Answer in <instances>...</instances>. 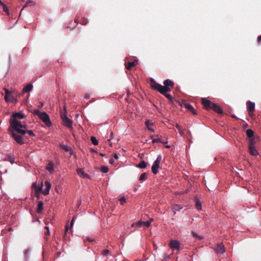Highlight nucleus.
Here are the masks:
<instances>
[{"instance_id": "obj_1", "label": "nucleus", "mask_w": 261, "mask_h": 261, "mask_svg": "<svg viewBox=\"0 0 261 261\" xmlns=\"http://www.w3.org/2000/svg\"><path fill=\"white\" fill-rule=\"evenodd\" d=\"M24 118V115L23 113L20 112L15 113L12 115L9 121L11 128L21 135H24L26 133V131L22 128H26L27 125L22 124L18 119H22Z\"/></svg>"}, {"instance_id": "obj_2", "label": "nucleus", "mask_w": 261, "mask_h": 261, "mask_svg": "<svg viewBox=\"0 0 261 261\" xmlns=\"http://www.w3.org/2000/svg\"><path fill=\"white\" fill-rule=\"evenodd\" d=\"M163 84L164 86L157 83L153 79H151L150 80V85L151 88L161 93H164L170 91L174 86V83L169 79L166 80Z\"/></svg>"}, {"instance_id": "obj_3", "label": "nucleus", "mask_w": 261, "mask_h": 261, "mask_svg": "<svg viewBox=\"0 0 261 261\" xmlns=\"http://www.w3.org/2000/svg\"><path fill=\"white\" fill-rule=\"evenodd\" d=\"M34 114L37 115L47 126L49 127L51 125L49 115L46 112H41L39 110H35Z\"/></svg>"}, {"instance_id": "obj_4", "label": "nucleus", "mask_w": 261, "mask_h": 261, "mask_svg": "<svg viewBox=\"0 0 261 261\" xmlns=\"http://www.w3.org/2000/svg\"><path fill=\"white\" fill-rule=\"evenodd\" d=\"M61 117L62 118L63 124L68 128H72L73 121L69 119L66 115V111L64 107V112H61Z\"/></svg>"}, {"instance_id": "obj_5", "label": "nucleus", "mask_w": 261, "mask_h": 261, "mask_svg": "<svg viewBox=\"0 0 261 261\" xmlns=\"http://www.w3.org/2000/svg\"><path fill=\"white\" fill-rule=\"evenodd\" d=\"M255 141L254 139H249L248 145V151L251 155H257L258 154L255 147Z\"/></svg>"}, {"instance_id": "obj_6", "label": "nucleus", "mask_w": 261, "mask_h": 261, "mask_svg": "<svg viewBox=\"0 0 261 261\" xmlns=\"http://www.w3.org/2000/svg\"><path fill=\"white\" fill-rule=\"evenodd\" d=\"M9 132H11V135L12 137L14 139V140L18 144L21 145L24 143V141L23 138L21 136L18 135L15 133L16 131L14 130L13 129L10 128H9Z\"/></svg>"}, {"instance_id": "obj_7", "label": "nucleus", "mask_w": 261, "mask_h": 261, "mask_svg": "<svg viewBox=\"0 0 261 261\" xmlns=\"http://www.w3.org/2000/svg\"><path fill=\"white\" fill-rule=\"evenodd\" d=\"M162 160L161 155L158 156L154 162L152 166L151 167V170L154 174H156L158 173V169L159 168L160 164Z\"/></svg>"}, {"instance_id": "obj_8", "label": "nucleus", "mask_w": 261, "mask_h": 261, "mask_svg": "<svg viewBox=\"0 0 261 261\" xmlns=\"http://www.w3.org/2000/svg\"><path fill=\"white\" fill-rule=\"evenodd\" d=\"M247 111L249 115L253 117L254 116L253 112L255 110V103L251 101H248L246 103Z\"/></svg>"}, {"instance_id": "obj_9", "label": "nucleus", "mask_w": 261, "mask_h": 261, "mask_svg": "<svg viewBox=\"0 0 261 261\" xmlns=\"http://www.w3.org/2000/svg\"><path fill=\"white\" fill-rule=\"evenodd\" d=\"M201 102L203 107L206 110L211 109L214 104V103L212 102L210 100L207 99L206 98H202Z\"/></svg>"}, {"instance_id": "obj_10", "label": "nucleus", "mask_w": 261, "mask_h": 261, "mask_svg": "<svg viewBox=\"0 0 261 261\" xmlns=\"http://www.w3.org/2000/svg\"><path fill=\"white\" fill-rule=\"evenodd\" d=\"M169 246L171 249L173 250H178L179 249V243L176 240H171L170 242Z\"/></svg>"}, {"instance_id": "obj_11", "label": "nucleus", "mask_w": 261, "mask_h": 261, "mask_svg": "<svg viewBox=\"0 0 261 261\" xmlns=\"http://www.w3.org/2000/svg\"><path fill=\"white\" fill-rule=\"evenodd\" d=\"M145 124L147 129L151 132H154V124L151 122L149 120H146Z\"/></svg>"}, {"instance_id": "obj_12", "label": "nucleus", "mask_w": 261, "mask_h": 261, "mask_svg": "<svg viewBox=\"0 0 261 261\" xmlns=\"http://www.w3.org/2000/svg\"><path fill=\"white\" fill-rule=\"evenodd\" d=\"M182 105L184 107H185L186 108L188 109L190 112H191L193 114L196 115V112L194 108L192 106H191L190 103H187L186 102H184L182 103Z\"/></svg>"}, {"instance_id": "obj_13", "label": "nucleus", "mask_w": 261, "mask_h": 261, "mask_svg": "<svg viewBox=\"0 0 261 261\" xmlns=\"http://www.w3.org/2000/svg\"><path fill=\"white\" fill-rule=\"evenodd\" d=\"M45 189L42 191V193L44 195H47L49 194V190L51 188V185L50 182L48 181H45Z\"/></svg>"}, {"instance_id": "obj_14", "label": "nucleus", "mask_w": 261, "mask_h": 261, "mask_svg": "<svg viewBox=\"0 0 261 261\" xmlns=\"http://www.w3.org/2000/svg\"><path fill=\"white\" fill-rule=\"evenodd\" d=\"M77 174L83 178H89L90 176L88 174L86 173L82 169H78L77 170Z\"/></svg>"}, {"instance_id": "obj_15", "label": "nucleus", "mask_w": 261, "mask_h": 261, "mask_svg": "<svg viewBox=\"0 0 261 261\" xmlns=\"http://www.w3.org/2000/svg\"><path fill=\"white\" fill-rule=\"evenodd\" d=\"M137 64V61L135 60L133 62H128L127 63H125V67L128 70H130L133 67L136 66Z\"/></svg>"}, {"instance_id": "obj_16", "label": "nucleus", "mask_w": 261, "mask_h": 261, "mask_svg": "<svg viewBox=\"0 0 261 261\" xmlns=\"http://www.w3.org/2000/svg\"><path fill=\"white\" fill-rule=\"evenodd\" d=\"M216 251L217 253H219L220 254L223 253L225 252L224 246L222 244H218L216 248Z\"/></svg>"}, {"instance_id": "obj_17", "label": "nucleus", "mask_w": 261, "mask_h": 261, "mask_svg": "<svg viewBox=\"0 0 261 261\" xmlns=\"http://www.w3.org/2000/svg\"><path fill=\"white\" fill-rule=\"evenodd\" d=\"M211 109H213L215 112L218 114H222V111L220 106H218L216 103H214Z\"/></svg>"}, {"instance_id": "obj_18", "label": "nucleus", "mask_w": 261, "mask_h": 261, "mask_svg": "<svg viewBox=\"0 0 261 261\" xmlns=\"http://www.w3.org/2000/svg\"><path fill=\"white\" fill-rule=\"evenodd\" d=\"M43 203L42 201H39L38 203V207L36 210L37 213L40 214L42 212L43 210Z\"/></svg>"}, {"instance_id": "obj_19", "label": "nucleus", "mask_w": 261, "mask_h": 261, "mask_svg": "<svg viewBox=\"0 0 261 261\" xmlns=\"http://www.w3.org/2000/svg\"><path fill=\"white\" fill-rule=\"evenodd\" d=\"M33 89V85L31 84H28L22 89L23 92H29Z\"/></svg>"}, {"instance_id": "obj_20", "label": "nucleus", "mask_w": 261, "mask_h": 261, "mask_svg": "<svg viewBox=\"0 0 261 261\" xmlns=\"http://www.w3.org/2000/svg\"><path fill=\"white\" fill-rule=\"evenodd\" d=\"M254 134V132L251 129H248L246 130V135L250 138V139H254L253 138Z\"/></svg>"}, {"instance_id": "obj_21", "label": "nucleus", "mask_w": 261, "mask_h": 261, "mask_svg": "<svg viewBox=\"0 0 261 261\" xmlns=\"http://www.w3.org/2000/svg\"><path fill=\"white\" fill-rule=\"evenodd\" d=\"M144 221L141 220L138 221L136 223H134L132 224V227H140L143 226Z\"/></svg>"}, {"instance_id": "obj_22", "label": "nucleus", "mask_w": 261, "mask_h": 261, "mask_svg": "<svg viewBox=\"0 0 261 261\" xmlns=\"http://www.w3.org/2000/svg\"><path fill=\"white\" fill-rule=\"evenodd\" d=\"M35 3L33 1H29L28 2H26L25 5L23 6V8L21 9V11H20V14H21L22 10L27 7H28V6H33V5H35Z\"/></svg>"}, {"instance_id": "obj_23", "label": "nucleus", "mask_w": 261, "mask_h": 261, "mask_svg": "<svg viewBox=\"0 0 261 261\" xmlns=\"http://www.w3.org/2000/svg\"><path fill=\"white\" fill-rule=\"evenodd\" d=\"M60 146L61 148L64 150L65 151H70V154H72L71 148L70 147L64 144H61Z\"/></svg>"}, {"instance_id": "obj_24", "label": "nucleus", "mask_w": 261, "mask_h": 261, "mask_svg": "<svg viewBox=\"0 0 261 261\" xmlns=\"http://www.w3.org/2000/svg\"><path fill=\"white\" fill-rule=\"evenodd\" d=\"M146 163L145 161H142L137 165V167L141 169H144L146 167Z\"/></svg>"}, {"instance_id": "obj_25", "label": "nucleus", "mask_w": 261, "mask_h": 261, "mask_svg": "<svg viewBox=\"0 0 261 261\" xmlns=\"http://www.w3.org/2000/svg\"><path fill=\"white\" fill-rule=\"evenodd\" d=\"M4 91L5 92V101L8 100V96L10 95H11L12 91H9V90L7 89H4Z\"/></svg>"}, {"instance_id": "obj_26", "label": "nucleus", "mask_w": 261, "mask_h": 261, "mask_svg": "<svg viewBox=\"0 0 261 261\" xmlns=\"http://www.w3.org/2000/svg\"><path fill=\"white\" fill-rule=\"evenodd\" d=\"M5 160L10 162L12 164H13L15 162L14 156L11 155H8L6 158Z\"/></svg>"}, {"instance_id": "obj_27", "label": "nucleus", "mask_w": 261, "mask_h": 261, "mask_svg": "<svg viewBox=\"0 0 261 261\" xmlns=\"http://www.w3.org/2000/svg\"><path fill=\"white\" fill-rule=\"evenodd\" d=\"M175 127L178 129L180 135L181 136H184V130L181 128V126L179 124H176Z\"/></svg>"}, {"instance_id": "obj_28", "label": "nucleus", "mask_w": 261, "mask_h": 261, "mask_svg": "<svg viewBox=\"0 0 261 261\" xmlns=\"http://www.w3.org/2000/svg\"><path fill=\"white\" fill-rule=\"evenodd\" d=\"M111 254V251L109 249H105L101 251V254L104 256H107Z\"/></svg>"}, {"instance_id": "obj_29", "label": "nucleus", "mask_w": 261, "mask_h": 261, "mask_svg": "<svg viewBox=\"0 0 261 261\" xmlns=\"http://www.w3.org/2000/svg\"><path fill=\"white\" fill-rule=\"evenodd\" d=\"M147 179V174L146 173H142L139 177L140 181H144Z\"/></svg>"}, {"instance_id": "obj_30", "label": "nucleus", "mask_w": 261, "mask_h": 261, "mask_svg": "<svg viewBox=\"0 0 261 261\" xmlns=\"http://www.w3.org/2000/svg\"><path fill=\"white\" fill-rule=\"evenodd\" d=\"M181 208V207L179 205L175 204L172 207V209L174 211V213L175 214L176 211H179Z\"/></svg>"}, {"instance_id": "obj_31", "label": "nucleus", "mask_w": 261, "mask_h": 261, "mask_svg": "<svg viewBox=\"0 0 261 261\" xmlns=\"http://www.w3.org/2000/svg\"><path fill=\"white\" fill-rule=\"evenodd\" d=\"M91 141L92 144L94 145H97L98 144V141L95 137H91Z\"/></svg>"}, {"instance_id": "obj_32", "label": "nucleus", "mask_w": 261, "mask_h": 261, "mask_svg": "<svg viewBox=\"0 0 261 261\" xmlns=\"http://www.w3.org/2000/svg\"><path fill=\"white\" fill-rule=\"evenodd\" d=\"M196 205H195L196 207L198 210H201L202 205H201V203L198 200H197V199H196Z\"/></svg>"}, {"instance_id": "obj_33", "label": "nucleus", "mask_w": 261, "mask_h": 261, "mask_svg": "<svg viewBox=\"0 0 261 261\" xmlns=\"http://www.w3.org/2000/svg\"><path fill=\"white\" fill-rule=\"evenodd\" d=\"M33 186H34V187L35 186V187H36L35 188H36V190L37 192H40L41 191L42 187V184H41V186L37 187L36 184L35 183H33Z\"/></svg>"}, {"instance_id": "obj_34", "label": "nucleus", "mask_w": 261, "mask_h": 261, "mask_svg": "<svg viewBox=\"0 0 261 261\" xmlns=\"http://www.w3.org/2000/svg\"><path fill=\"white\" fill-rule=\"evenodd\" d=\"M88 20L85 17H83L82 18L81 22H80V23L83 24V25H86L87 23H88Z\"/></svg>"}, {"instance_id": "obj_35", "label": "nucleus", "mask_w": 261, "mask_h": 261, "mask_svg": "<svg viewBox=\"0 0 261 261\" xmlns=\"http://www.w3.org/2000/svg\"><path fill=\"white\" fill-rule=\"evenodd\" d=\"M192 234L194 237L198 238L199 240H201L202 239V237L199 236L198 233L194 231H192Z\"/></svg>"}, {"instance_id": "obj_36", "label": "nucleus", "mask_w": 261, "mask_h": 261, "mask_svg": "<svg viewBox=\"0 0 261 261\" xmlns=\"http://www.w3.org/2000/svg\"><path fill=\"white\" fill-rule=\"evenodd\" d=\"M101 171L103 172V173H107L109 171V168L107 166H102L101 167Z\"/></svg>"}, {"instance_id": "obj_37", "label": "nucleus", "mask_w": 261, "mask_h": 261, "mask_svg": "<svg viewBox=\"0 0 261 261\" xmlns=\"http://www.w3.org/2000/svg\"><path fill=\"white\" fill-rule=\"evenodd\" d=\"M152 220V219H150V220L147 221L146 222L144 221L143 226H144L146 227H148L150 225V223Z\"/></svg>"}, {"instance_id": "obj_38", "label": "nucleus", "mask_w": 261, "mask_h": 261, "mask_svg": "<svg viewBox=\"0 0 261 261\" xmlns=\"http://www.w3.org/2000/svg\"><path fill=\"white\" fill-rule=\"evenodd\" d=\"M1 5L3 6L4 11L6 13H7V14L8 15H9V10H8L7 7L3 3L2 5Z\"/></svg>"}, {"instance_id": "obj_39", "label": "nucleus", "mask_w": 261, "mask_h": 261, "mask_svg": "<svg viewBox=\"0 0 261 261\" xmlns=\"http://www.w3.org/2000/svg\"><path fill=\"white\" fill-rule=\"evenodd\" d=\"M162 94L164 95L166 98H167L168 99H170V100H171L172 99V96L169 94H168L167 92L166 93H161Z\"/></svg>"}, {"instance_id": "obj_40", "label": "nucleus", "mask_w": 261, "mask_h": 261, "mask_svg": "<svg viewBox=\"0 0 261 261\" xmlns=\"http://www.w3.org/2000/svg\"><path fill=\"white\" fill-rule=\"evenodd\" d=\"M14 100H15V98H14V96H12V95H10L8 96V100L6 101L7 102H10V101L13 102Z\"/></svg>"}, {"instance_id": "obj_41", "label": "nucleus", "mask_w": 261, "mask_h": 261, "mask_svg": "<svg viewBox=\"0 0 261 261\" xmlns=\"http://www.w3.org/2000/svg\"><path fill=\"white\" fill-rule=\"evenodd\" d=\"M26 131V133H27L30 136H35V134L33 133V130H27L26 128H23Z\"/></svg>"}, {"instance_id": "obj_42", "label": "nucleus", "mask_w": 261, "mask_h": 261, "mask_svg": "<svg viewBox=\"0 0 261 261\" xmlns=\"http://www.w3.org/2000/svg\"><path fill=\"white\" fill-rule=\"evenodd\" d=\"M121 204H123L126 202V199L123 197L119 199Z\"/></svg>"}, {"instance_id": "obj_43", "label": "nucleus", "mask_w": 261, "mask_h": 261, "mask_svg": "<svg viewBox=\"0 0 261 261\" xmlns=\"http://www.w3.org/2000/svg\"><path fill=\"white\" fill-rule=\"evenodd\" d=\"M46 169L50 172H52L54 171L53 167L52 165L50 166H48L46 167Z\"/></svg>"}, {"instance_id": "obj_44", "label": "nucleus", "mask_w": 261, "mask_h": 261, "mask_svg": "<svg viewBox=\"0 0 261 261\" xmlns=\"http://www.w3.org/2000/svg\"><path fill=\"white\" fill-rule=\"evenodd\" d=\"M157 142H162V141L159 139V138H157V139H154L152 140V143H157Z\"/></svg>"}, {"instance_id": "obj_45", "label": "nucleus", "mask_w": 261, "mask_h": 261, "mask_svg": "<svg viewBox=\"0 0 261 261\" xmlns=\"http://www.w3.org/2000/svg\"><path fill=\"white\" fill-rule=\"evenodd\" d=\"M45 229H46V231L45 232V235H49L50 232H49V227L48 226H45Z\"/></svg>"}, {"instance_id": "obj_46", "label": "nucleus", "mask_w": 261, "mask_h": 261, "mask_svg": "<svg viewBox=\"0 0 261 261\" xmlns=\"http://www.w3.org/2000/svg\"><path fill=\"white\" fill-rule=\"evenodd\" d=\"M68 226L66 225L65 226V234H64V237L66 235V233L68 231Z\"/></svg>"}, {"instance_id": "obj_47", "label": "nucleus", "mask_w": 261, "mask_h": 261, "mask_svg": "<svg viewBox=\"0 0 261 261\" xmlns=\"http://www.w3.org/2000/svg\"><path fill=\"white\" fill-rule=\"evenodd\" d=\"M257 42L258 43H260V42H261V35L257 37Z\"/></svg>"}, {"instance_id": "obj_48", "label": "nucleus", "mask_w": 261, "mask_h": 261, "mask_svg": "<svg viewBox=\"0 0 261 261\" xmlns=\"http://www.w3.org/2000/svg\"><path fill=\"white\" fill-rule=\"evenodd\" d=\"M74 219L73 218L71 221V223H70V228H71V227L73 226V223H74Z\"/></svg>"}, {"instance_id": "obj_49", "label": "nucleus", "mask_w": 261, "mask_h": 261, "mask_svg": "<svg viewBox=\"0 0 261 261\" xmlns=\"http://www.w3.org/2000/svg\"><path fill=\"white\" fill-rule=\"evenodd\" d=\"M86 240H87L88 241L90 242H92L93 241V240L91 239L90 238H86Z\"/></svg>"}, {"instance_id": "obj_50", "label": "nucleus", "mask_w": 261, "mask_h": 261, "mask_svg": "<svg viewBox=\"0 0 261 261\" xmlns=\"http://www.w3.org/2000/svg\"><path fill=\"white\" fill-rule=\"evenodd\" d=\"M109 163L111 164H112L113 163H114V160L113 159H111L110 160H109Z\"/></svg>"}, {"instance_id": "obj_51", "label": "nucleus", "mask_w": 261, "mask_h": 261, "mask_svg": "<svg viewBox=\"0 0 261 261\" xmlns=\"http://www.w3.org/2000/svg\"><path fill=\"white\" fill-rule=\"evenodd\" d=\"M113 156H114V157L115 159H117L118 158V155H117V154H116V153H114V155H113Z\"/></svg>"}, {"instance_id": "obj_52", "label": "nucleus", "mask_w": 261, "mask_h": 261, "mask_svg": "<svg viewBox=\"0 0 261 261\" xmlns=\"http://www.w3.org/2000/svg\"><path fill=\"white\" fill-rule=\"evenodd\" d=\"M170 258V255H165V259H168V258Z\"/></svg>"}, {"instance_id": "obj_53", "label": "nucleus", "mask_w": 261, "mask_h": 261, "mask_svg": "<svg viewBox=\"0 0 261 261\" xmlns=\"http://www.w3.org/2000/svg\"><path fill=\"white\" fill-rule=\"evenodd\" d=\"M89 98V95H85V99H87Z\"/></svg>"}, {"instance_id": "obj_54", "label": "nucleus", "mask_w": 261, "mask_h": 261, "mask_svg": "<svg viewBox=\"0 0 261 261\" xmlns=\"http://www.w3.org/2000/svg\"><path fill=\"white\" fill-rule=\"evenodd\" d=\"M74 21H75V22H76L77 23H79L78 18H75Z\"/></svg>"}, {"instance_id": "obj_55", "label": "nucleus", "mask_w": 261, "mask_h": 261, "mask_svg": "<svg viewBox=\"0 0 261 261\" xmlns=\"http://www.w3.org/2000/svg\"><path fill=\"white\" fill-rule=\"evenodd\" d=\"M99 155L102 156H103L105 155V154L103 153H100Z\"/></svg>"}, {"instance_id": "obj_56", "label": "nucleus", "mask_w": 261, "mask_h": 261, "mask_svg": "<svg viewBox=\"0 0 261 261\" xmlns=\"http://www.w3.org/2000/svg\"><path fill=\"white\" fill-rule=\"evenodd\" d=\"M166 147L167 148H169L170 147V145H167V146H166Z\"/></svg>"}, {"instance_id": "obj_57", "label": "nucleus", "mask_w": 261, "mask_h": 261, "mask_svg": "<svg viewBox=\"0 0 261 261\" xmlns=\"http://www.w3.org/2000/svg\"><path fill=\"white\" fill-rule=\"evenodd\" d=\"M161 143H163V144H166V143H167V142H163V141H162V142H161Z\"/></svg>"}, {"instance_id": "obj_58", "label": "nucleus", "mask_w": 261, "mask_h": 261, "mask_svg": "<svg viewBox=\"0 0 261 261\" xmlns=\"http://www.w3.org/2000/svg\"><path fill=\"white\" fill-rule=\"evenodd\" d=\"M3 4V3L2 2V1L0 0V5H2Z\"/></svg>"}]
</instances>
